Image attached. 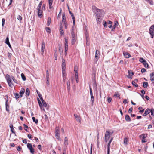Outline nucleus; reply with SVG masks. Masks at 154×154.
Masks as SVG:
<instances>
[{"label":"nucleus","instance_id":"nucleus-1","mask_svg":"<svg viewBox=\"0 0 154 154\" xmlns=\"http://www.w3.org/2000/svg\"><path fill=\"white\" fill-rule=\"evenodd\" d=\"M92 9L96 17H103L104 12L103 10L99 9L94 6H92Z\"/></svg>","mask_w":154,"mask_h":154},{"label":"nucleus","instance_id":"nucleus-2","mask_svg":"<svg viewBox=\"0 0 154 154\" xmlns=\"http://www.w3.org/2000/svg\"><path fill=\"white\" fill-rule=\"evenodd\" d=\"M111 135V134L109 133V130H106L104 137V141L105 142H107L108 141Z\"/></svg>","mask_w":154,"mask_h":154},{"label":"nucleus","instance_id":"nucleus-3","mask_svg":"<svg viewBox=\"0 0 154 154\" xmlns=\"http://www.w3.org/2000/svg\"><path fill=\"white\" fill-rule=\"evenodd\" d=\"M149 31V33L151 35V38H153L154 35V24L150 27Z\"/></svg>","mask_w":154,"mask_h":154},{"label":"nucleus","instance_id":"nucleus-4","mask_svg":"<svg viewBox=\"0 0 154 154\" xmlns=\"http://www.w3.org/2000/svg\"><path fill=\"white\" fill-rule=\"evenodd\" d=\"M27 147L30 150V153L32 154L34 153V149L33 148L31 144L28 143L27 144Z\"/></svg>","mask_w":154,"mask_h":154},{"label":"nucleus","instance_id":"nucleus-5","mask_svg":"<svg viewBox=\"0 0 154 154\" xmlns=\"http://www.w3.org/2000/svg\"><path fill=\"white\" fill-rule=\"evenodd\" d=\"M71 37L72 38H76V35L74 32V26L72 27V29L71 30Z\"/></svg>","mask_w":154,"mask_h":154},{"label":"nucleus","instance_id":"nucleus-6","mask_svg":"<svg viewBox=\"0 0 154 154\" xmlns=\"http://www.w3.org/2000/svg\"><path fill=\"white\" fill-rule=\"evenodd\" d=\"M45 45L44 42L43 41L42 42L41 45V52L42 54L43 55L44 53V50L45 48Z\"/></svg>","mask_w":154,"mask_h":154},{"label":"nucleus","instance_id":"nucleus-7","mask_svg":"<svg viewBox=\"0 0 154 154\" xmlns=\"http://www.w3.org/2000/svg\"><path fill=\"white\" fill-rule=\"evenodd\" d=\"M66 69V68L65 60L63 59L62 60V69Z\"/></svg>","mask_w":154,"mask_h":154},{"label":"nucleus","instance_id":"nucleus-8","mask_svg":"<svg viewBox=\"0 0 154 154\" xmlns=\"http://www.w3.org/2000/svg\"><path fill=\"white\" fill-rule=\"evenodd\" d=\"M38 10V17L40 18H41L42 16V13L43 12L42 11V10L41 9L37 10Z\"/></svg>","mask_w":154,"mask_h":154},{"label":"nucleus","instance_id":"nucleus-9","mask_svg":"<svg viewBox=\"0 0 154 154\" xmlns=\"http://www.w3.org/2000/svg\"><path fill=\"white\" fill-rule=\"evenodd\" d=\"M74 115L76 121L80 123L81 120L80 117L78 115H77V114H74Z\"/></svg>","mask_w":154,"mask_h":154},{"label":"nucleus","instance_id":"nucleus-10","mask_svg":"<svg viewBox=\"0 0 154 154\" xmlns=\"http://www.w3.org/2000/svg\"><path fill=\"white\" fill-rule=\"evenodd\" d=\"M123 54L125 57L126 58H129L131 57L130 54L128 52H124L123 53Z\"/></svg>","mask_w":154,"mask_h":154},{"label":"nucleus","instance_id":"nucleus-11","mask_svg":"<svg viewBox=\"0 0 154 154\" xmlns=\"http://www.w3.org/2000/svg\"><path fill=\"white\" fill-rule=\"evenodd\" d=\"M65 69H62L63 80V81H64L65 79L66 78V73Z\"/></svg>","mask_w":154,"mask_h":154},{"label":"nucleus","instance_id":"nucleus-12","mask_svg":"<svg viewBox=\"0 0 154 154\" xmlns=\"http://www.w3.org/2000/svg\"><path fill=\"white\" fill-rule=\"evenodd\" d=\"M25 89L23 88H22L21 89V90L19 93V94H20V96L21 97H22L23 96V95L25 92Z\"/></svg>","mask_w":154,"mask_h":154},{"label":"nucleus","instance_id":"nucleus-13","mask_svg":"<svg viewBox=\"0 0 154 154\" xmlns=\"http://www.w3.org/2000/svg\"><path fill=\"white\" fill-rule=\"evenodd\" d=\"M99 51L98 50H97L96 51V54H95V57L97 59L96 61H97L98 58H99Z\"/></svg>","mask_w":154,"mask_h":154},{"label":"nucleus","instance_id":"nucleus-14","mask_svg":"<svg viewBox=\"0 0 154 154\" xmlns=\"http://www.w3.org/2000/svg\"><path fill=\"white\" fill-rule=\"evenodd\" d=\"M5 106H6V110L8 112L9 111V109L8 108H9V106L8 105V100H7L5 102Z\"/></svg>","mask_w":154,"mask_h":154},{"label":"nucleus","instance_id":"nucleus-15","mask_svg":"<svg viewBox=\"0 0 154 154\" xmlns=\"http://www.w3.org/2000/svg\"><path fill=\"white\" fill-rule=\"evenodd\" d=\"M125 119L127 122H130L131 121V118L128 115H125Z\"/></svg>","mask_w":154,"mask_h":154},{"label":"nucleus","instance_id":"nucleus-16","mask_svg":"<svg viewBox=\"0 0 154 154\" xmlns=\"http://www.w3.org/2000/svg\"><path fill=\"white\" fill-rule=\"evenodd\" d=\"M10 127L11 129V130L12 132V133L14 134L15 135V132L14 131V128H13V126L12 124H11L10 125Z\"/></svg>","mask_w":154,"mask_h":154},{"label":"nucleus","instance_id":"nucleus-17","mask_svg":"<svg viewBox=\"0 0 154 154\" xmlns=\"http://www.w3.org/2000/svg\"><path fill=\"white\" fill-rule=\"evenodd\" d=\"M63 27L62 26H60V35H64V33L63 32V30L62 29Z\"/></svg>","mask_w":154,"mask_h":154},{"label":"nucleus","instance_id":"nucleus-18","mask_svg":"<svg viewBox=\"0 0 154 154\" xmlns=\"http://www.w3.org/2000/svg\"><path fill=\"white\" fill-rule=\"evenodd\" d=\"M96 17V20L98 23H101L102 17Z\"/></svg>","mask_w":154,"mask_h":154},{"label":"nucleus","instance_id":"nucleus-19","mask_svg":"<svg viewBox=\"0 0 154 154\" xmlns=\"http://www.w3.org/2000/svg\"><path fill=\"white\" fill-rule=\"evenodd\" d=\"M150 112V110L149 109H147L145 111L144 113L143 114V116H146Z\"/></svg>","mask_w":154,"mask_h":154},{"label":"nucleus","instance_id":"nucleus-20","mask_svg":"<svg viewBox=\"0 0 154 154\" xmlns=\"http://www.w3.org/2000/svg\"><path fill=\"white\" fill-rule=\"evenodd\" d=\"M42 104L43 106L46 107L47 109H48L49 105H48L45 101L43 102V103H42Z\"/></svg>","mask_w":154,"mask_h":154},{"label":"nucleus","instance_id":"nucleus-21","mask_svg":"<svg viewBox=\"0 0 154 154\" xmlns=\"http://www.w3.org/2000/svg\"><path fill=\"white\" fill-rule=\"evenodd\" d=\"M25 94H26V96L27 97L30 94V91L29 88H27L26 90Z\"/></svg>","mask_w":154,"mask_h":154},{"label":"nucleus","instance_id":"nucleus-22","mask_svg":"<svg viewBox=\"0 0 154 154\" xmlns=\"http://www.w3.org/2000/svg\"><path fill=\"white\" fill-rule=\"evenodd\" d=\"M118 25V22L117 21H116L115 23V24L113 25V28H112V29L111 31H114V30L116 27V26H117Z\"/></svg>","mask_w":154,"mask_h":154},{"label":"nucleus","instance_id":"nucleus-23","mask_svg":"<svg viewBox=\"0 0 154 154\" xmlns=\"http://www.w3.org/2000/svg\"><path fill=\"white\" fill-rule=\"evenodd\" d=\"M6 79L8 83L11 81V80L9 75L8 74H7L6 76Z\"/></svg>","mask_w":154,"mask_h":154},{"label":"nucleus","instance_id":"nucleus-24","mask_svg":"<svg viewBox=\"0 0 154 154\" xmlns=\"http://www.w3.org/2000/svg\"><path fill=\"white\" fill-rule=\"evenodd\" d=\"M62 21L63 22L65 23L66 22V17L65 13H63L62 16Z\"/></svg>","mask_w":154,"mask_h":154},{"label":"nucleus","instance_id":"nucleus-25","mask_svg":"<svg viewBox=\"0 0 154 154\" xmlns=\"http://www.w3.org/2000/svg\"><path fill=\"white\" fill-rule=\"evenodd\" d=\"M68 138L66 137L64 139V144L65 145H68Z\"/></svg>","mask_w":154,"mask_h":154},{"label":"nucleus","instance_id":"nucleus-26","mask_svg":"<svg viewBox=\"0 0 154 154\" xmlns=\"http://www.w3.org/2000/svg\"><path fill=\"white\" fill-rule=\"evenodd\" d=\"M143 86L144 88H146L148 86V83L147 82H144L143 83Z\"/></svg>","mask_w":154,"mask_h":154},{"label":"nucleus","instance_id":"nucleus-27","mask_svg":"<svg viewBox=\"0 0 154 154\" xmlns=\"http://www.w3.org/2000/svg\"><path fill=\"white\" fill-rule=\"evenodd\" d=\"M32 119L33 122H35L36 124H38V121L37 119H36L34 117H32Z\"/></svg>","mask_w":154,"mask_h":154},{"label":"nucleus","instance_id":"nucleus-28","mask_svg":"<svg viewBox=\"0 0 154 154\" xmlns=\"http://www.w3.org/2000/svg\"><path fill=\"white\" fill-rule=\"evenodd\" d=\"M76 40V38H72L71 44L72 45L74 44Z\"/></svg>","mask_w":154,"mask_h":154},{"label":"nucleus","instance_id":"nucleus-29","mask_svg":"<svg viewBox=\"0 0 154 154\" xmlns=\"http://www.w3.org/2000/svg\"><path fill=\"white\" fill-rule=\"evenodd\" d=\"M38 102L39 105L40 107V108H42V103L41 102L40 100H39V99L38 98Z\"/></svg>","mask_w":154,"mask_h":154},{"label":"nucleus","instance_id":"nucleus-30","mask_svg":"<svg viewBox=\"0 0 154 154\" xmlns=\"http://www.w3.org/2000/svg\"><path fill=\"white\" fill-rule=\"evenodd\" d=\"M67 90L68 91H69V90H70V82L69 81H68L67 83Z\"/></svg>","mask_w":154,"mask_h":154},{"label":"nucleus","instance_id":"nucleus-31","mask_svg":"<svg viewBox=\"0 0 154 154\" xmlns=\"http://www.w3.org/2000/svg\"><path fill=\"white\" fill-rule=\"evenodd\" d=\"M51 18L50 17H48V20L47 21V25L49 26L51 23Z\"/></svg>","mask_w":154,"mask_h":154},{"label":"nucleus","instance_id":"nucleus-32","mask_svg":"<svg viewBox=\"0 0 154 154\" xmlns=\"http://www.w3.org/2000/svg\"><path fill=\"white\" fill-rule=\"evenodd\" d=\"M14 95L15 96L16 99H18L20 97L19 94L17 93H14Z\"/></svg>","mask_w":154,"mask_h":154},{"label":"nucleus","instance_id":"nucleus-33","mask_svg":"<svg viewBox=\"0 0 154 154\" xmlns=\"http://www.w3.org/2000/svg\"><path fill=\"white\" fill-rule=\"evenodd\" d=\"M21 77L23 81H25L26 80V78L23 73H22L21 74Z\"/></svg>","mask_w":154,"mask_h":154},{"label":"nucleus","instance_id":"nucleus-34","mask_svg":"<svg viewBox=\"0 0 154 154\" xmlns=\"http://www.w3.org/2000/svg\"><path fill=\"white\" fill-rule=\"evenodd\" d=\"M132 85L135 87H137L138 86V85L137 84H136V82H134L132 81Z\"/></svg>","mask_w":154,"mask_h":154},{"label":"nucleus","instance_id":"nucleus-35","mask_svg":"<svg viewBox=\"0 0 154 154\" xmlns=\"http://www.w3.org/2000/svg\"><path fill=\"white\" fill-rule=\"evenodd\" d=\"M49 74L48 71V70H47L46 71V79H49Z\"/></svg>","mask_w":154,"mask_h":154},{"label":"nucleus","instance_id":"nucleus-36","mask_svg":"<svg viewBox=\"0 0 154 154\" xmlns=\"http://www.w3.org/2000/svg\"><path fill=\"white\" fill-rule=\"evenodd\" d=\"M91 100L92 102V104L93 105L94 103V97L93 96H91Z\"/></svg>","mask_w":154,"mask_h":154},{"label":"nucleus","instance_id":"nucleus-37","mask_svg":"<svg viewBox=\"0 0 154 154\" xmlns=\"http://www.w3.org/2000/svg\"><path fill=\"white\" fill-rule=\"evenodd\" d=\"M5 43L7 45L8 44H9V43H10L8 36H7L6 38Z\"/></svg>","mask_w":154,"mask_h":154},{"label":"nucleus","instance_id":"nucleus-38","mask_svg":"<svg viewBox=\"0 0 154 154\" xmlns=\"http://www.w3.org/2000/svg\"><path fill=\"white\" fill-rule=\"evenodd\" d=\"M57 50L55 51L54 52V57H55V60H57Z\"/></svg>","mask_w":154,"mask_h":154},{"label":"nucleus","instance_id":"nucleus-39","mask_svg":"<svg viewBox=\"0 0 154 154\" xmlns=\"http://www.w3.org/2000/svg\"><path fill=\"white\" fill-rule=\"evenodd\" d=\"M103 23L105 27L107 28V24L106 22L103 21Z\"/></svg>","mask_w":154,"mask_h":154},{"label":"nucleus","instance_id":"nucleus-40","mask_svg":"<svg viewBox=\"0 0 154 154\" xmlns=\"http://www.w3.org/2000/svg\"><path fill=\"white\" fill-rule=\"evenodd\" d=\"M52 4V3H51L50 2V3H49V8L51 9H54L53 7L51 6Z\"/></svg>","mask_w":154,"mask_h":154},{"label":"nucleus","instance_id":"nucleus-41","mask_svg":"<svg viewBox=\"0 0 154 154\" xmlns=\"http://www.w3.org/2000/svg\"><path fill=\"white\" fill-rule=\"evenodd\" d=\"M128 142V139L127 138H125L124 140V143L127 144Z\"/></svg>","mask_w":154,"mask_h":154},{"label":"nucleus","instance_id":"nucleus-42","mask_svg":"<svg viewBox=\"0 0 154 154\" xmlns=\"http://www.w3.org/2000/svg\"><path fill=\"white\" fill-rule=\"evenodd\" d=\"M8 83L9 85V86L10 87H12L13 86V85L12 83V81H11L9 82Z\"/></svg>","mask_w":154,"mask_h":154},{"label":"nucleus","instance_id":"nucleus-43","mask_svg":"<svg viewBox=\"0 0 154 154\" xmlns=\"http://www.w3.org/2000/svg\"><path fill=\"white\" fill-rule=\"evenodd\" d=\"M148 2L151 5L153 4V2L152 0H145Z\"/></svg>","mask_w":154,"mask_h":154},{"label":"nucleus","instance_id":"nucleus-44","mask_svg":"<svg viewBox=\"0 0 154 154\" xmlns=\"http://www.w3.org/2000/svg\"><path fill=\"white\" fill-rule=\"evenodd\" d=\"M90 92V96H93L92 88L91 86H89Z\"/></svg>","mask_w":154,"mask_h":154},{"label":"nucleus","instance_id":"nucleus-45","mask_svg":"<svg viewBox=\"0 0 154 154\" xmlns=\"http://www.w3.org/2000/svg\"><path fill=\"white\" fill-rule=\"evenodd\" d=\"M45 29L47 32L48 33H50L51 31L49 27H46Z\"/></svg>","mask_w":154,"mask_h":154},{"label":"nucleus","instance_id":"nucleus-46","mask_svg":"<svg viewBox=\"0 0 154 154\" xmlns=\"http://www.w3.org/2000/svg\"><path fill=\"white\" fill-rule=\"evenodd\" d=\"M59 130L58 128L56 127V134H59Z\"/></svg>","mask_w":154,"mask_h":154},{"label":"nucleus","instance_id":"nucleus-47","mask_svg":"<svg viewBox=\"0 0 154 154\" xmlns=\"http://www.w3.org/2000/svg\"><path fill=\"white\" fill-rule=\"evenodd\" d=\"M23 126L24 127V130L26 131H27V129L28 128V126L26 125L25 124H24Z\"/></svg>","mask_w":154,"mask_h":154},{"label":"nucleus","instance_id":"nucleus-48","mask_svg":"<svg viewBox=\"0 0 154 154\" xmlns=\"http://www.w3.org/2000/svg\"><path fill=\"white\" fill-rule=\"evenodd\" d=\"M140 136L142 137V139H145V138H146L147 137V135H145L144 134H142Z\"/></svg>","mask_w":154,"mask_h":154},{"label":"nucleus","instance_id":"nucleus-49","mask_svg":"<svg viewBox=\"0 0 154 154\" xmlns=\"http://www.w3.org/2000/svg\"><path fill=\"white\" fill-rule=\"evenodd\" d=\"M17 18L18 20L20 21H21L22 20V17L20 15H18L17 16Z\"/></svg>","mask_w":154,"mask_h":154},{"label":"nucleus","instance_id":"nucleus-50","mask_svg":"<svg viewBox=\"0 0 154 154\" xmlns=\"http://www.w3.org/2000/svg\"><path fill=\"white\" fill-rule=\"evenodd\" d=\"M39 97L40 98L41 100L42 103H43V102H45V101L43 99L42 97V95H40V96Z\"/></svg>","mask_w":154,"mask_h":154},{"label":"nucleus","instance_id":"nucleus-51","mask_svg":"<svg viewBox=\"0 0 154 154\" xmlns=\"http://www.w3.org/2000/svg\"><path fill=\"white\" fill-rule=\"evenodd\" d=\"M150 112H151V115L153 116H154V109H151L150 110Z\"/></svg>","mask_w":154,"mask_h":154},{"label":"nucleus","instance_id":"nucleus-52","mask_svg":"<svg viewBox=\"0 0 154 154\" xmlns=\"http://www.w3.org/2000/svg\"><path fill=\"white\" fill-rule=\"evenodd\" d=\"M128 73L129 75H128V77L129 78H131L132 76L134 75V72H132V75H131L130 74V72L129 71H128Z\"/></svg>","mask_w":154,"mask_h":154},{"label":"nucleus","instance_id":"nucleus-53","mask_svg":"<svg viewBox=\"0 0 154 154\" xmlns=\"http://www.w3.org/2000/svg\"><path fill=\"white\" fill-rule=\"evenodd\" d=\"M112 99L111 98L109 97H108L107 98V101L109 103H110Z\"/></svg>","mask_w":154,"mask_h":154},{"label":"nucleus","instance_id":"nucleus-54","mask_svg":"<svg viewBox=\"0 0 154 154\" xmlns=\"http://www.w3.org/2000/svg\"><path fill=\"white\" fill-rule=\"evenodd\" d=\"M109 130V133H110L111 135H112L114 132V131L112 130Z\"/></svg>","mask_w":154,"mask_h":154},{"label":"nucleus","instance_id":"nucleus-55","mask_svg":"<svg viewBox=\"0 0 154 154\" xmlns=\"http://www.w3.org/2000/svg\"><path fill=\"white\" fill-rule=\"evenodd\" d=\"M2 27L4 26V25L5 24V20L4 18H3L2 19Z\"/></svg>","mask_w":154,"mask_h":154},{"label":"nucleus","instance_id":"nucleus-56","mask_svg":"<svg viewBox=\"0 0 154 154\" xmlns=\"http://www.w3.org/2000/svg\"><path fill=\"white\" fill-rule=\"evenodd\" d=\"M68 40L67 39H65V45H68Z\"/></svg>","mask_w":154,"mask_h":154},{"label":"nucleus","instance_id":"nucleus-57","mask_svg":"<svg viewBox=\"0 0 154 154\" xmlns=\"http://www.w3.org/2000/svg\"><path fill=\"white\" fill-rule=\"evenodd\" d=\"M146 69L145 68H142L141 70V72L143 73L146 71Z\"/></svg>","mask_w":154,"mask_h":154},{"label":"nucleus","instance_id":"nucleus-58","mask_svg":"<svg viewBox=\"0 0 154 154\" xmlns=\"http://www.w3.org/2000/svg\"><path fill=\"white\" fill-rule=\"evenodd\" d=\"M65 25V28L66 29L67 28L68 24L66 22L64 23Z\"/></svg>","mask_w":154,"mask_h":154},{"label":"nucleus","instance_id":"nucleus-59","mask_svg":"<svg viewBox=\"0 0 154 154\" xmlns=\"http://www.w3.org/2000/svg\"><path fill=\"white\" fill-rule=\"evenodd\" d=\"M145 60H144L143 58H140L139 60V61L141 62L142 63Z\"/></svg>","mask_w":154,"mask_h":154},{"label":"nucleus","instance_id":"nucleus-60","mask_svg":"<svg viewBox=\"0 0 154 154\" xmlns=\"http://www.w3.org/2000/svg\"><path fill=\"white\" fill-rule=\"evenodd\" d=\"M133 110V108L132 107L130 108L128 110V113H129L132 112Z\"/></svg>","mask_w":154,"mask_h":154},{"label":"nucleus","instance_id":"nucleus-61","mask_svg":"<svg viewBox=\"0 0 154 154\" xmlns=\"http://www.w3.org/2000/svg\"><path fill=\"white\" fill-rule=\"evenodd\" d=\"M113 140V137H111V138L109 141V142H108V143H109V144H111L112 141V140Z\"/></svg>","mask_w":154,"mask_h":154},{"label":"nucleus","instance_id":"nucleus-62","mask_svg":"<svg viewBox=\"0 0 154 154\" xmlns=\"http://www.w3.org/2000/svg\"><path fill=\"white\" fill-rule=\"evenodd\" d=\"M17 149L18 151H20L21 149V148L20 146H18L17 148Z\"/></svg>","mask_w":154,"mask_h":154},{"label":"nucleus","instance_id":"nucleus-63","mask_svg":"<svg viewBox=\"0 0 154 154\" xmlns=\"http://www.w3.org/2000/svg\"><path fill=\"white\" fill-rule=\"evenodd\" d=\"M144 67L146 68H148V67H149V65L148 64V63H146V64H144Z\"/></svg>","mask_w":154,"mask_h":154},{"label":"nucleus","instance_id":"nucleus-64","mask_svg":"<svg viewBox=\"0 0 154 154\" xmlns=\"http://www.w3.org/2000/svg\"><path fill=\"white\" fill-rule=\"evenodd\" d=\"M107 154H110V148H107Z\"/></svg>","mask_w":154,"mask_h":154}]
</instances>
